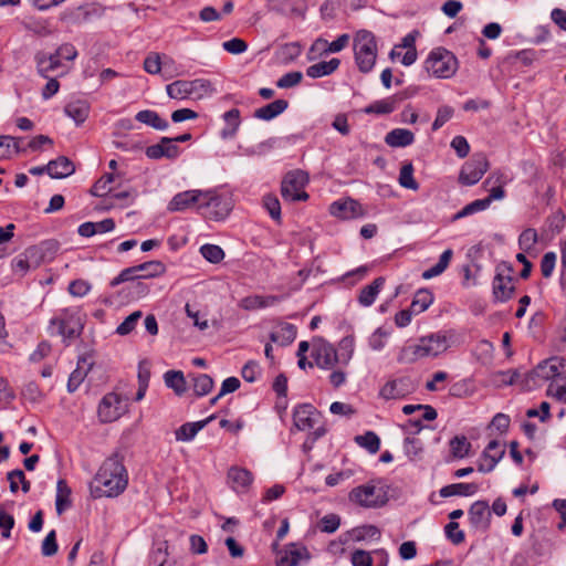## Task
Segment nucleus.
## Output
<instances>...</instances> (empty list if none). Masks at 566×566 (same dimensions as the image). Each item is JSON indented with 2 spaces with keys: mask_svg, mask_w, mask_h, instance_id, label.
I'll list each match as a JSON object with an SVG mask.
<instances>
[{
  "mask_svg": "<svg viewBox=\"0 0 566 566\" xmlns=\"http://www.w3.org/2000/svg\"><path fill=\"white\" fill-rule=\"evenodd\" d=\"M128 484V473L123 463V457L114 453L99 467L90 491L93 497H116L122 494Z\"/></svg>",
  "mask_w": 566,
  "mask_h": 566,
  "instance_id": "1",
  "label": "nucleus"
},
{
  "mask_svg": "<svg viewBox=\"0 0 566 566\" xmlns=\"http://www.w3.org/2000/svg\"><path fill=\"white\" fill-rule=\"evenodd\" d=\"M450 347L447 335L442 333L430 334L418 339L416 343L405 345L399 354L398 361L401 364H411L417 360L437 357Z\"/></svg>",
  "mask_w": 566,
  "mask_h": 566,
  "instance_id": "2",
  "label": "nucleus"
},
{
  "mask_svg": "<svg viewBox=\"0 0 566 566\" xmlns=\"http://www.w3.org/2000/svg\"><path fill=\"white\" fill-rule=\"evenodd\" d=\"M355 63L359 72L367 74L373 71L378 56V45L375 34L368 30H359L353 40Z\"/></svg>",
  "mask_w": 566,
  "mask_h": 566,
  "instance_id": "3",
  "label": "nucleus"
},
{
  "mask_svg": "<svg viewBox=\"0 0 566 566\" xmlns=\"http://www.w3.org/2000/svg\"><path fill=\"white\" fill-rule=\"evenodd\" d=\"M54 327H56V334L62 336L64 342L78 337L84 327L80 308H62L55 317L50 319L49 329L51 334L54 333Z\"/></svg>",
  "mask_w": 566,
  "mask_h": 566,
  "instance_id": "4",
  "label": "nucleus"
},
{
  "mask_svg": "<svg viewBox=\"0 0 566 566\" xmlns=\"http://www.w3.org/2000/svg\"><path fill=\"white\" fill-rule=\"evenodd\" d=\"M167 95L174 99H201L213 93L212 84L206 78L178 80L166 86Z\"/></svg>",
  "mask_w": 566,
  "mask_h": 566,
  "instance_id": "5",
  "label": "nucleus"
},
{
  "mask_svg": "<svg viewBox=\"0 0 566 566\" xmlns=\"http://www.w3.org/2000/svg\"><path fill=\"white\" fill-rule=\"evenodd\" d=\"M424 69L437 78H450L458 70V60L451 51L436 48L426 59Z\"/></svg>",
  "mask_w": 566,
  "mask_h": 566,
  "instance_id": "6",
  "label": "nucleus"
},
{
  "mask_svg": "<svg viewBox=\"0 0 566 566\" xmlns=\"http://www.w3.org/2000/svg\"><path fill=\"white\" fill-rule=\"evenodd\" d=\"M319 419L321 413L311 403H302L293 409V428L298 431H311L314 429L311 433L313 442L326 433L324 427L315 428Z\"/></svg>",
  "mask_w": 566,
  "mask_h": 566,
  "instance_id": "7",
  "label": "nucleus"
},
{
  "mask_svg": "<svg viewBox=\"0 0 566 566\" xmlns=\"http://www.w3.org/2000/svg\"><path fill=\"white\" fill-rule=\"evenodd\" d=\"M349 500L364 507H379L386 503L387 496L381 486L367 483L353 489Z\"/></svg>",
  "mask_w": 566,
  "mask_h": 566,
  "instance_id": "8",
  "label": "nucleus"
},
{
  "mask_svg": "<svg viewBox=\"0 0 566 566\" xmlns=\"http://www.w3.org/2000/svg\"><path fill=\"white\" fill-rule=\"evenodd\" d=\"M201 207L213 209L216 220L224 219L233 208V199L229 191L224 189L203 190V200Z\"/></svg>",
  "mask_w": 566,
  "mask_h": 566,
  "instance_id": "9",
  "label": "nucleus"
},
{
  "mask_svg": "<svg viewBox=\"0 0 566 566\" xmlns=\"http://www.w3.org/2000/svg\"><path fill=\"white\" fill-rule=\"evenodd\" d=\"M490 181L491 179H486V181L484 182V188L490 192L489 196L483 199H476L464 206L452 217L453 221L465 218L480 211H484L490 207L492 201L501 200L504 198L505 190L503 185L499 184L496 186L490 187Z\"/></svg>",
  "mask_w": 566,
  "mask_h": 566,
  "instance_id": "10",
  "label": "nucleus"
},
{
  "mask_svg": "<svg viewBox=\"0 0 566 566\" xmlns=\"http://www.w3.org/2000/svg\"><path fill=\"white\" fill-rule=\"evenodd\" d=\"M328 212L339 220L358 219L366 214L363 206L352 198H342L332 202Z\"/></svg>",
  "mask_w": 566,
  "mask_h": 566,
  "instance_id": "11",
  "label": "nucleus"
},
{
  "mask_svg": "<svg viewBox=\"0 0 566 566\" xmlns=\"http://www.w3.org/2000/svg\"><path fill=\"white\" fill-rule=\"evenodd\" d=\"M311 559V554L303 545L291 543L277 552L276 566H301Z\"/></svg>",
  "mask_w": 566,
  "mask_h": 566,
  "instance_id": "12",
  "label": "nucleus"
},
{
  "mask_svg": "<svg viewBox=\"0 0 566 566\" xmlns=\"http://www.w3.org/2000/svg\"><path fill=\"white\" fill-rule=\"evenodd\" d=\"M416 385L409 377H400L387 381L380 389L379 396L386 400L401 399L412 394Z\"/></svg>",
  "mask_w": 566,
  "mask_h": 566,
  "instance_id": "13",
  "label": "nucleus"
},
{
  "mask_svg": "<svg viewBox=\"0 0 566 566\" xmlns=\"http://www.w3.org/2000/svg\"><path fill=\"white\" fill-rule=\"evenodd\" d=\"M123 413L122 399L115 392L106 394L98 403L97 416L101 422L109 423Z\"/></svg>",
  "mask_w": 566,
  "mask_h": 566,
  "instance_id": "14",
  "label": "nucleus"
},
{
  "mask_svg": "<svg viewBox=\"0 0 566 566\" xmlns=\"http://www.w3.org/2000/svg\"><path fill=\"white\" fill-rule=\"evenodd\" d=\"M505 454V448L496 440H492L483 450L478 470L482 473L492 472Z\"/></svg>",
  "mask_w": 566,
  "mask_h": 566,
  "instance_id": "15",
  "label": "nucleus"
},
{
  "mask_svg": "<svg viewBox=\"0 0 566 566\" xmlns=\"http://www.w3.org/2000/svg\"><path fill=\"white\" fill-rule=\"evenodd\" d=\"M181 153L178 145L171 140V137H161L157 144L146 147L145 155L150 159H176Z\"/></svg>",
  "mask_w": 566,
  "mask_h": 566,
  "instance_id": "16",
  "label": "nucleus"
},
{
  "mask_svg": "<svg viewBox=\"0 0 566 566\" xmlns=\"http://www.w3.org/2000/svg\"><path fill=\"white\" fill-rule=\"evenodd\" d=\"M203 200V190H187L179 192L172 197L168 203V210L171 212L184 211L188 208L199 205L201 207Z\"/></svg>",
  "mask_w": 566,
  "mask_h": 566,
  "instance_id": "17",
  "label": "nucleus"
},
{
  "mask_svg": "<svg viewBox=\"0 0 566 566\" xmlns=\"http://www.w3.org/2000/svg\"><path fill=\"white\" fill-rule=\"evenodd\" d=\"M308 179H283L281 195L285 201H306L307 192L304 190Z\"/></svg>",
  "mask_w": 566,
  "mask_h": 566,
  "instance_id": "18",
  "label": "nucleus"
},
{
  "mask_svg": "<svg viewBox=\"0 0 566 566\" xmlns=\"http://www.w3.org/2000/svg\"><path fill=\"white\" fill-rule=\"evenodd\" d=\"M228 483L235 493H247L253 482L252 473L240 467H231L228 471Z\"/></svg>",
  "mask_w": 566,
  "mask_h": 566,
  "instance_id": "19",
  "label": "nucleus"
},
{
  "mask_svg": "<svg viewBox=\"0 0 566 566\" xmlns=\"http://www.w3.org/2000/svg\"><path fill=\"white\" fill-rule=\"evenodd\" d=\"M313 357L315 364L322 369H333L340 363L338 352L329 343H322L314 348Z\"/></svg>",
  "mask_w": 566,
  "mask_h": 566,
  "instance_id": "20",
  "label": "nucleus"
},
{
  "mask_svg": "<svg viewBox=\"0 0 566 566\" xmlns=\"http://www.w3.org/2000/svg\"><path fill=\"white\" fill-rule=\"evenodd\" d=\"M471 525L476 530H486L490 525L491 511L486 501H475L468 512Z\"/></svg>",
  "mask_w": 566,
  "mask_h": 566,
  "instance_id": "21",
  "label": "nucleus"
},
{
  "mask_svg": "<svg viewBox=\"0 0 566 566\" xmlns=\"http://www.w3.org/2000/svg\"><path fill=\"white\" fill-rule=\"evenodd\" d=\"M118 179H97L91 188V193L95 197H106L122 199L127 195L116 189Z\"/></svg>",
  "mask_w": 566,
  "mask_h": 566,
  "instance_id": "22",
  "label": "nucleus"
},
{
  "mask_svg": "<svg viewBox=\"0 0 566 566\" xmlns=\"http://www.w3.org/2000/svg\"><path fill=\"white\" fill-rule=\"evenodd\" d=\"M489 161L483 154H474L462 167L459 177H482L489 169Z\"/></svg>",
  "mask_w": 566,
  "mask_h": 566,
  "instance_id": "23",
  "label": "nucleus"
},
{
  "mask_svg": "<svg viewBox=\"0 0 566 566\" xmlns=\"http://www.w3.org/2000/svg\"><path fill=\"white\" fill-rule=\"evenodd\" d=\"M296 326L291 323L281 322L270 333V339L281 346H287L296 337Z\"/></svg>",
  "mask_w": 566,
  "mask_h": 566,
  "instance_id": "24",
  "label": "nucleus"
},
{
  "mask_svg": "<svg viewBox=\"0 0 566 566\" xmlns=\"http://www.w3.org/2000/svg\"><path fill=\"white\" fill-rule=\"evenodd\" d=\"M280 301L275 295H248L240 300L239 306L244 311H255L275 305Z\"/></svg>",
  "mask_w": 566,
  "mask_h": 566,
  "instance_id": "25",
  "label": "nucleus"
},
{
  "mask_svg": "<svg viewBox=\"0 0 566 566\" xmlns=\"http://www.w3.org/2000/svg\"><path fill=\"white\" fill-rule=\"evenodd\" d=\"M34 60L38 73L44 78H49L50 74L61 66V62L55 53L49 54L40 51L35 54Z\"/></svg>",
  "mask_w": 566,
  "mask_h": 566,
  "instance_id": "26",
  "label": "nucleus"
},
{
  "mask_svg": "<svg viewBox=\"0 0 566 566\" xmlns=\"http://www.w3.org/2000/svg\"><path fill=\"white\" fill-rule=\"evenodd\" d=\"M405 97L406 96L402 94H397L385 99L376 101L373 104L366 106L364 112L366 114L377 115L390 114L396 109L397 103L403 101Z\"/></svg>",
  "mask_w": 566,
  "mask_h": 566,
  "instance_id": "27",
  "label": "nucleus"
},
{
  "mask_svg": "<svg viewBox=\"0 0 566 566\" xmlns=\"http://www.w3.org/2000/svg\"><path fill=\"white\" fill-rule=\"evenodd\" d=\"M514 292V285L510 276L496 274L493 280V295L496 301L505 302L511 298Z\"/></svg>",
  "mask_w": 566,
  "mask_h": 566,
  "instance_id": "28",
  "label": "nucleus"
},
{
  "mask_svg": "<svg viewBox=\"0 0 566 566\" xmlns=\"http://www.w3.org/2000/svg\"><path fill=\"white\" fill-rule=\"evenodd\" d=\"M384 285L385 279L382 276H379L376 277L370 284L361 289L358 295L359 304L364 307L373 305Z\"/></svg>",
  "mask_w": 566,
  "mask_h": 566,
  "instance_id": "29",
  "label": "nucleus"
},
{
  "mask_svg": "<svg viewBox=\"0 0 566 566\" xmlns=\"http://www.w3.org/2000/svg\"><path fill=\"white\" fill-rule=\"evenodd\" d=\"M24 138L0 136V159H10L21 151H25Z\"/></svg>",
  "mask_w": 566,
  "mask_h": 566,
  "instance_id": "30",
  "label": "nucleus"
},
{
  "mask_svg": "<svg viewBox=\"0 0 566 566\" xmlns=\"http://www.w3.org/2000/svg\"><path fill=\"white\" fill-rule=\"evenodd\" d=\"M289 107V102L285 99H275L254 112V117L262 120H271L282 114Z\"/></svg>",
  "mask_w": 566,
  "mask_h": 566,
  "instance_id": "31",
  "label": "nucleus"
},
{
  "mask_svg": "<svg viewBox=\"0 0 566 566\" xmlns=\"http://www.w3.org/2000/svg\"><path fill=\"white\" fill-rule=\"evenodd\" d=\"M340 65V60L337 57H333L329 61H322L310 65L306 69V75L311 78H319L323 76L331 75L334 73Z\"/></svg>",
  "mask_w": 566,
  "mask_h": 566,
  "instance_id": "32",
  "label": "nucleus"
},
{
  "mask_svg": "<svg viewBox=\"0 0 566 566\" xmlns=\"http://www.w3.org/2000/svg\"><path fill=\"white\" fill-rule=\"evenodd\" d=\"M385 142L390 147H407L415 142V135L406 128H395L387 133Z\"/></svg>",
  "mask_w": 566,
  "mask_h": 566,
  "instance_id": "33",
  "label": "nucleus"
},
{
  "mask_svg": "<svg viewBox=\"0 0 566 566\" xmlns=\"http://www.w3.org/2000/svg\"><path fill=\"white\" fill-rule=\"evenodd\" d=\"M49 177H70L75 172V166L65 156L49 161Z\"/></svg>",
  "mask_w": 566,
  "mask_h": 566,
  "instance_id": "34",
  "label": "nucleus"
},
{
  "mask_svg": "<svg viewBox=\"0 0 566 566\" xmlns=\"http://www.w3.org/2000/svg\"><path fill=\"white\" fill-rule=\"evenodd\" d=\"M71 488L66 481L60 479L56 483L55 510L59 515L63 514L72 505Z\"/></svg>",
  "mask_w": 566,
  "mask_h": 566,
  "instance_id": "35",
  "label": "nucleus"
},
{
  "mask_svg": "<svg viewBox=\"0 0 566 566\" xmlns=\"http://www.w3.org/2000/svg\"><path fill=\"white\" fill-rule=\"evenodd\" d=\"M211 419H213V416L209 417L206 420L184 423L175 432L176 440L185 442L191 441L196 437V434L201 429H203Z\"/></svg>",
  "mask_w": 566,
  "mask_h": 566,
  "instance_id": "36",
  "label": "nucleus"
},
{
  "mask_svg": "<svg viewBox=\"0 0 566 566\" xmlns=\"http://www.w3.org/2000/svg\"><path fill=\"white\" fill-rule=\"evenodd\" d=\"M137 122L153 127L157 130H166L169 127V123L161 118L159 114L151 109H144L135 115Z\"/></svg>",
  "mask_w": 566,
  "mask_h": 566,
  "instance_id": "37",
  "label": "nucleus"
},
{
  "mask_svg": "<svg viewBox=\"0 0 566 566\" xmlns=\"http://www.w3.org/2000/svg\"><path fill=\"white\" fill-rule=\"evenodd\" d=\"M560 367L562 364L557 358H551L538 364L534 373L541 379L553 380L562 375Z\"/></svg>",
  "mask_w": 566,
  "mask_h": 566,
  "instance_id": "38",
  "label": "nucleus"
},
{
  "mask_svg": "<svg viewBox=\"0 0 566 566\" xmlns=\"http://www.w3.org/2000/svg\"><path fill=\"white\" fill-rule=\"evenodd\" d=\"M91 368V364L86 358H81L77 361V367L74 369L67 380V391L74 392L81 386L83 380L85 379L88 369Z\"/></svg>",
  "mask_w": 566,
  "mask_h": 566,
  "instance_id": "39",
  "label": "nucleus"
},
{
  "mask_svg": "<svg viewBox=\"0 0 566 566\" xmlns=\"http://www.w3.org/2000/svg\"><path fill=\"white\" fill-rule=\"evenodd\" d=\"M478 490L479 485L476 483H454L443 486L440 490V495L442 497H449L453 495L471 496L474 495Z\"/></svg>",
  "mask_w": 566,
  "mask_h": 566,
  "instance_id": "40",
  "label": "nucleus"
},
{
  "mask_svg": "<svg viewBox=\"0 0 566 566\" xmlns=\"http://www.w3.org/2000/svg\"><path fill=\"white\" fill-rule=\"evenodd\" d=\"M64 113L71 117L76 125L84 123L90 113V106L85 101H75L65 105Z\"/></svg>",
  "mask_w": 566,
  "mask_h": 566,
  "instance_id": "41",
  "label": "nucleus"
},
{
  "mask_svg": "<svg viewBox=\"0 0 566 566\" xmlns=\"http://www.w3.org/2000/svg\"><path fill=\"white\" fill-rule=\"evenodd\" d=\"M169 545L167 541H161L155 544L150 553V560L155 566H177V560L174 559L168 563Z\"/></svg>",
  "mask_w": 566,
  "mask_h": 566,
  "instance_id": "42",
  "label": "nucleus"
},
{
  "mask_svg": "<svg viewBox=\"0 0 566 566\" xmlns=\"http://www.w3.org/2000/svg\"><path fill=\"white\" fill-rule=\"evenodd\" d=\"M452 255L453 251L451 249L443 251L439 258V261L434 265L423 271L422 279L430 280L442 274L449 266Z\"/></svg>",
  "mask_w": 566,
  "mask_h": 566,
  "instance_id": "43",
  "label": "nucleus"
},
{
  "mask_svg": "<svg viewBox=\"0 0 566 566\" xmlns=\"http://www.w3.org/2000/svg\"><path fill=\"white\" fill-rule=\"evenodd\" d=\"M50 243L43 242L39 245L29 247L23 253L28 258L32 268L36 269L44 262L45 253L50 250Z\"/></svg>",
  "mask_w": 566,
  "mask_h": 566,
  "instance_id": "44",
  "label": "nucleus"
},
{
  "mask_svg": "<svg viewBox=\"0 0 566 566\" xmlns=\"http://www.w3.org/2000/svg\"><path fill=\"white\" fill-rule=\"evenodd\" d=\"M165 384L168 388H171L176 395L180 396L186 391V379L182 371L168 370L164 375Z\"/></svg>",
  "mask_w": 566,
  "mask_h": 566,
  "instance_id": "45",
  "label": "nucleus"
},
{
  "mask_svg": "<svg viewBox=\"0 0 566 566\" xmlns=\"http://www.w3.org/2000/svg\"><path fill=\"white\" fill-rule=\"evenodd\" d=\"M223 119L226 120L228 127L221 130V137L223 139L232 138L240 125V111L238 108H232L223 114Z\"/></svg>",
  "mask_w": 566,
  "mask_h": 566,
  "instance_id": "46",
  "label": "nucleus"
},
{
  "mask_svg": "<svg viewBox=\"0 0 566 566\" xmlns=\"http://www.w3.org/2000/svg\"><path fill=\"white\" fill-rule=\"evenodd\" d=\"M136 270L138 275V279H149V277H156L165 273L166 268L165 265L159 261H149L144 262L142 264L136 265Z\"/></svg>",
  "mask_w": 566,
  "mask_h": 566,
  "instance_id": "47",
  "label": "nucleus"
},
{
  "mask_svg": "<svg viewBox=\"0 0 566 566\" xmlns=\"http://www.w3.org/2000/svg\"><path fill=\"white\" fill-rule=\"evenodd\" d=\"M433 302V295L429 290H419L411 302L410 308L413 313L420 314L424 312Z\"/></svg>",
  "mask_w": 566,
  "mask_h": 566,
  "instance_id": "48",
  "label": "nucleus"
},
{
  "mask_svg": "<svg viewBox=\"0 0 566 566\" xmlns=\"http://www.w3.org/2000/svg\"><path fill=\"white\" fill-rule=\"evenodd\" d=\"M354 440L360 448L366 449L371 454L377 453L380 449V439L374 431L356 436Z\"/></svg>",
  "mask_w": 566,
  "mask_h": 566,
  "instance_id": "49",
  "label": "nucleus"
},
{
  "mask_svg": "<svg viewBox=\"0 0 566 566\" xmlns=\"http://www.w3.org/2000/svg\"><path fill=\"white\" fill-rule=\"evenodd\" d=\"M338 357L340 360V364L348 365L350 361L354 350H355V338L354 336H345L340 339L338 344Z\"/></svg>",
  "mask_w": 566,
  "mask_h": 566,
  "instance_id": "50",
  "label": "nucleus"
},
{
  "mask_svg": "<svg viewBox=\"0 0 566 566\" xmlns=\"http://www.w3.org/2000/svg\"><path fill=\"white\" fill-rule=\"evenodd\" d=\"M471 443L464 436H457L450 441V450L454 458L463 459L469 455Z\"/></svg>",
  "mask_w": 566,
  "mask_h": 566,
  "instance_id": "51",
  "label": "nucleus"
},
{
  "mask_svg": "<svg viewBox=\"0 0 566 566\" xmlns=\"http://www.w3.org/2000/svg\"><path fill=\"white\" fill-rule=\"evenodd\" d=\"M193 392L196 396L201 397L206 396L213 388V379L207 374H199L193 376Z\"/></svg>",
  "mask_w": 566,
  "mask_h": 566,
  "instance_id": "52",
  "label": "nucleus"
},
{
  "mask_svg": "<svg viewBox=\"0 0 566 566\" xmlns=\"http://www.w3.org/2000/svg\"><path fill=\"white\" fill-rule=\"evenodd\" d=\"M547 395L558 400L566 398V376L560 375L553 379L547 387Z\"/></svg>",
  "mask_w": 566,
  "mask_h": 566,
  "instance_id": "53",
  "label": "nucleus"
},
{
  "mask_svg": "<svg viewBox=\"0 0 566 566\" xmlns=\"http://www.w3.org/2000/svg\"><path fill=\"white\" fill-rule=\"evenodd\" d=\"M538 235L535 229L527 228L518 237V247L524 252L532 251L537 244Z\"/></svg>",
  "mask_w": 566,
  "mask_h": 566,
  "instance_id": "54",
  "label": "nucleus"
},
{
  "mask_svg": "<svg viewBox=\"0 0 566 566\" xmlns=\"http://www.w3.org/2000/svg\"><path fill=\"white\" fill-rule=\"evenodd\" d=\"M7 478L10 483V491L12 493H15L19 490V486L15 484V480H19L23 493H28L30 491L31 484L25 479L24 472L22 470H12L8 473Z\"/></svg>",
  "mask_w": 566,
  "mask_h": 566,
  "instance_id": "55",
  "label": "nucleus"
},
{
  "mask_svg": "<svg viewBox=\"0 0 566 566\" xmlns=\"http://www.w3.org/2000/svg\"><path fill=\"white\" fill-rule=\"evenodd\" d=\"M201 255L210 263H219L224 259V251L217 244H203L200 248Z\"/></svg>",
  "mask_w": 566,
  "mask_h": 566,
  "instance_id": "56",
  "label": "nucleus"
},
{
  "mask_svg": "<svg viewBox=\"0 0 566 566\" xmlns=\"http://www.w3.org/2000/svg\"><path fill=\"white\" fill-rule=\"evenodd\" d=\"M143 313L142 311H135L130 315H128L116 328V333L120 336H125L130 334L138 321L142 318Z\"/></svg>",
  "mask_w": 566,
  "mask_h": 566,
  "instance_id": "57",
  "label": "nucleus"
},
{
  "mask_svg": "<svg viewBox=\"0 0 566 566\" xmlns=\"http://www.w3.org/2000/svg\"><path fill=\"white\" fill-rule=\"evenodd\" d=\"M390 335V331L378 327L369 337L368 344L373 350H381Z\"/></svg>",
  "mask_w": 566,
  "mask_h": 566,
  "instance_id": "58",
  "label": "nucleus"
},
{
  "mask_svg": "<svg viewBox=\"0 0 566 566\" xmlns=\"http://www.w3.org/2000/svg\"><path fill=\"white\" fill-rule=\"evenodd\" d=\"M263 207L269 212L270 217L276 221H281V205L279 199L273 195H266L263 197Z\"/></svg>",
  "mask_w": 566,
  "mask_h": 566,
  "instance_id": "59",
  "label": "nucleus"
},
{
  "mask_svg": "<svg viewBox=\"0 0 566 566\" xmlns=\"http://www.w3.org/2000/svg\"><path fill=\"white\" fill-rule=\"evenodd\" d=\"M303 80V73L300 71H293L284 74L276 81L279 88H292L297 86Z\"/></svg>",
  "mask_w": 566,
  "mask_h": 566,
  "instance_id": "60",
  "label": "nucleus"
},
{
  "mask_svg": "<svg viewBox=\"0 0 566 566\" xmlns=\"http://www.w3.org/2000/svg\"><path fill=\"white\" fill-rule=\"evenodd\" d=\"M138 273H137V270H136V265L135 266H130V268H126L124 270L120 271V273L115 276L111 282H109V285L112 287H115L122 283H126V282H136L138 281Z\"/></svg>",
  "mask_w": 566,
  "mask_h": 566,
  "instance_id": "61",
  "label": "nucleus"
},
{
  "mask_svg": "<svg viewBox=\"0 0 566 566\" xmlns=\"http://www.w3.org/2000/svg\"><path fill=\"white\" fill-rule=\"evenodd\" d=\"M403 451L409 460H416L422 452V443L416 438H406L403 441Z\"/></svg>",
  "mask_w": 566,
  "mask_h": 566,
  "instance_id": "62",
  "label": "nucleus"
},
{
  "mask_svg": "<svg viewBox=\"0 0 566 566\" xmlns=\"http://www.w3.org/2000/svg\"><path fill=\"white\" fill-rule=\"evenodd\" d=\"M92 285L82 279L74 280L69 284V293L75 297H83L91 291Z\"/></svg>",
  "mask_w": 566,
  "mask_h": 566,
  "instance_id": "63",
  "label": "nucleus"
},
{
  "mask_svg": "<svg viewBox=\"0 0 566 566\" xmlns=\"http://www.w3.org/2000/svg\"><path fill=\"white\" fill-rule=\"evenodd\" d=\"M352 564L353 566H373L374 557L373 553L356 549L352 553Z\"/></svg>",
  "mask_w": 566,
  "mask_h": 566,
  "instance_id": "64",
  "label": "nucleus"
}]
</instances>
